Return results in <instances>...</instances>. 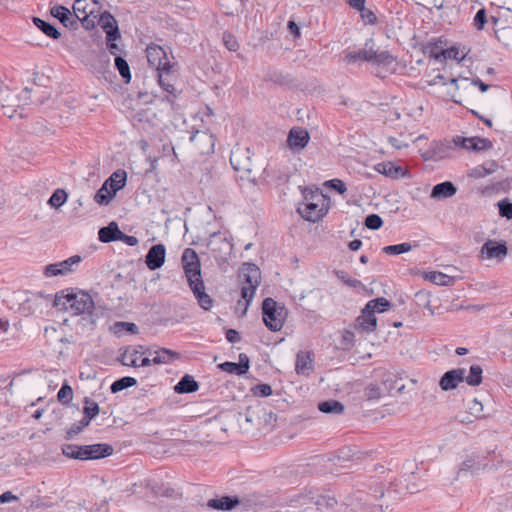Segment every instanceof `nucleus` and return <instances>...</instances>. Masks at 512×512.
Returning <instances> with one entry per match:
<instances>
[{"instance_id":"f257e3e1","label":"nucleus","mask_w":512,"mask_h":512,"mask_svg":"<svg viewBox=\"0 0 512 512\" xmlns=\"http://www.w3.org/2000/svg\"><path fill=\"white\" fill-rule=\"evenodd\" d=\"M182 266L198 304L204 310H210L213 306L212 298L205 292L204 282L201 276L200 260L192 248H186L181 257Z\"/></svg>"},{"instance_id":"f03ea898","label":"nucleus","mask_w":512,"mask_h":512,"mask_svg":"<svg viewBox=\"0 0 512 512\" xmlns=\"http://www.w3.org/2000/svg\"><path fill=\"white\" fill-rule=\"evenodd\" d=\"M53 306L58 310L70 311L74 315L91 314L94 301L91 295L83 290L67 288L56 293Z\"/></svg>"},{"instance_id":"7ed1b4c3","label":"nucleus","mask_w":512,"mask_h":512,"mask_svg":"<svg viewBox=\"0 0 512 512\" xmlns=\"http://www.w3.org/2000/svg\"><path fill=\"white\" fill-rule=\"evenodd\" d=\"M61 451L67 458L85 461L108 457L112 455L113 447L106 443L91 445L63 444Z\"/></svg>"},{"instance_id":"20e7f679","label":"nucleus","mask_w":512,"mask_h":512,"mask_svg":"<svg viewBox=\"0 0 512 512\" xmlns=\"http://www.w3.org/2000/svg\"><path fill=\"white\" fill-rule=\"evenodd\" d=\"M239 279L242 283L241 297L245 301L243 311L245 314L260 284L261 271L253 263H244L239 272Z\"/></svg>"},{"instance_id":"39448f33","label":"nucleus","mask_w":512,"mask_h":512,"mask_svg":"<svg viewBox=\"0 0 512 512\" xmlns=\"http://www.w3.org/2000/svg\"><path fill=\"white\" fill-rule=\"evenodd\" d=\"M373 43V39L366 41L365 46ZM344 60L347 63H356L358 61L369 62L378 66H387L395 61V57L387 50H375L373 47L361 49L359 51H349L345 54Z\"/></svg>"},{"instance_id":"423d86ee","label":"nucleus","mask_w":512,"mask_h":512,"mask_svg":"<svg viewBox=\"0 0 512 512\" xmlns=\"http://www.w3.org/2000/svg\"><path fill=\"white\" fill-rule=\"evenodd\" d=\"M287 309L272 298H266L262 303V318L266 327L273 332L280 331L287 317Z\"/></svg>"},{"instance_id":"0eeeda50","label":"nucleus","mask_w":512,"mask_h":512,"mask_svg":"<svg viewBox=\"0 0 512 512\" xmlns=\"http://www.w3.org/2000/svg\"><path fill=\"white\" fill-rule=\"evenodd\" d=\"M98 0H76L73 12L78 21L86 30L94 29L98 17Z\"/></svg>"},{"instance_id":"6e6552de","label":"nucleus","mask_w":512,"mask_h":512,"mask_svg":"<svg viewBox=\"0 0 512 512\" xmlns=\"http://www.w3.org/2000/svg\"><path fill=\"white\" fill-rule=\"evenodd\" d=\"M146 52L149 65L154 67L157 71H168L176 65V63L170 62L166 51L161 46H148Z\"/></svg>"},{"instance_id":"1a4fd4ad","label":"nucleus","mask_w":512,"mask_h":512,"mask_svg":"<svg viewBox=\"0 0 512 512\" xmlns=\"http://www.w3.org/2000/svg\"><path fill=\"white\" fill-rule=\"evenodd\" d=\"M453 142L455 146H459L466 150H473L476 152L484 151L491 149L493 147V143L487 138L481 137H462L456 136L453 138Z\"/></svg>"},{"instance_id":"9d476101","label":"nucleus","mask_w":512,"mask_h":512,"mask_svg":"<svg viewBox=\"0 0 512 512\" xmlns=\"http://www.w3.org/2000/svg\"><path fill=\"white\" fill-rule=\"evenodd\" d=\"M310 140L308 131L303 127H293L290 129L287 136V146L293 152H300L303 150Z\"/></svg>"},{"instance_id":"9b49d317","label":"nucleus","mask_w":512,"mask_h":512,"mask_svg":"<svg viewBox=\"0 0 512 512\" xmlns=\"http://www.w3.org/2000/svg\"><path fill=\"white\" fill-rule=\"evenodd\" d=\"M297 212L306 221L316 222L326 215L327 207L318 203L302 201L297 207Z\"/></svg>"},{"instance_id":"f8f14e48","label":"nucleus","mask_w":512,"mask_h":512,"mask_svg":"<svg viewBox=\"0 0 512 512\" xmlns=\"http://www.w3.org/2000/svg\"><path fill=\"white\" fill-rule=\"evenodd\" d=\"M250 149H242L240 147L232 150L230 155V163L235 171L251 172L252 161L250 158Z\"/></svg>"},{"instance_id":"ddd939ff","label":"nucleus","mask_w":512,"mask_h":512,"mask_svg":"<svg viewBox=\"0 0 512 512\" xmlns=\"http://www.w3.org/2000/svg\"><path fill=\"white\" fill-rule=\"evenodd\" d=\"M96 22L105 31L106 40H118L121 38L118 23L110 12L104 11L100 15L98 14Z\"/></svg>"},{"instance_id":"4468645a","label":"nucleus","mask_w":512,"mask_h":512,"mask_svg":"<svg viewBox=\"0 0 512 512\" xmlns=\"http://www.w3.org/2000/svg\"><path fill=\"white\" fill-rule=\"evenodd\" d=\"M81 260L82 259L79 255H74L64 261L49 264L45 267V275L48 277L66 275L69 272H72V266L79 264Z\"/></svg>"},{"instance_id":"2eb2a0df","label":"nucleus","mask_w":512,"mask_h":512,"mask_svg":"<svg viewBox=\"0 0 512 512\" xmlns=\"http://www.w3.org/2000/svg\"><path fill=\"white\" fill-rule=\"evenodd\" d=\"M466 370L464 368H456L445 372L439 381V386L443 391H450L464 381Z\"/></svg>"},{"instance_id":"dca6fc26","label":"nucleus","mask_w":512,"mask_h":512,"mask_svg":"<svg viewBox=\"0 0 512 512\" xmlns=\"http://www.w3.org/2000/svg\"><path fill=\"white\" fill-rule=\"evenodd\" d=\"M157 73L160 87L169 94V96L166 97V101L172 104L173 99L177 97L174 87L176 73L173 68H170L168 71H157Z\"/></svg>"},{"instance_id":"f3484780","label":"nucleus","mask_w":512,"mask_h":512,"mask_svg":"<svg viewBox=\"0 0 512 512\" xmlns=\"http://www.w3.org/2000/svg\"><path fill=\"white\" fill-rule=\"evenodd\" d=\"M218 368L224 372L242 376L245 375L250 368L249 357L245 353L239 354V362L226 361L218 365Z\"/></svg>"},{"instance_id":"a211bd4d","label":"nucleus","mask_w":512,"mask_h":512,"mask_svg":"<svg viewBox=\"0 0 512 512\" xmlns=\"http://www.w3.org/2000/svg\"><path fill=\"white\" fill-rule=\"evenodd\" d=\"M50 13L53 17L58 19L66 28L76 30L78 28V21L74 12H71L63 5H55L51 7Z\"/></svg>"},{"instance_id":"6ab92c4d","label":"nucleus","mask_w":512,"mask_h":512,"mask_svg":"<svg viewBox=\"0 0 512 512\" xmlns=\"http://www.w3.org/2000/svg\"><path fill=\"white\" fill-rule=\"evenodd\" d=\"M165 256L166 248L163 244L153 245L145 257V263L150 270H157L164 264Z\"/></svg>"},{"instance_id":"aec40b11","label":"nucleus","mask_w":512,"mask_h":512,"mask_svg":"<svg viewBox=\"0 0 512 512\" xmlns=\"http://www.w3.org/2000/svg\"><path fill=\"white\" fill-rule=\"evenodd\" d=\"M486 457L479 453H472L460 465L459 471L478 473L487 467Z\"/></svg>"},{"instance_id":"412c9836","label":"nucleus","mask_w":512,"mask_h":512,"mask_svg":"<svg viewBox=\"0 0 512 512\" xmlns=\"http://www.w3.org/2000/svg\"><path fill=\"white\" fill-rule=\"evenodd\" d=\"M507 251L508 250L505 243H498L496 241L488 240L481 247V256L488 259H501L507 255Z\"/></svg>"},{"instance_id":"4be33fe9","label":"nucleus","mask_w":512,"mask_h":512,"mask_svg":"<svg viewBox=\"0 0 512 512\" xmlns=\"http://www.w3.org/2000/svg\"><path fill=\"white\" fill-rule=\"evenodd\" d=\"M240 504L237 496L225 495L220 498L210 499L206 506L213 510L231 511Z\"/></svg>"},{"instance_id":"5701e85b","label":"nucleus","mask_w":512,"mask_h":512,"mask_svg":"<svg viewBox=\"0 0 512 512\" xmlns=\"http://www.w3.org/2000/svg\"><path fill=\"white\" fill-rule=\"evenodd\" d=\"M377 326V318L374 314L365 313V307L354 322V329L360 332H374Z\"/></svg>"},{"instance_id":"b1692460","label":"nucleus","mask_w":512,"mask_h":512,"mask_svg":"<svg viewBox=\"0 0 512 512\" xmlns=\"http://www.w3.org/2000/svg\"><path fill=\"white\" fill-rule=\"evenodd\" d=\"M144 353H146V349L142 345L137 347L128 346L120 354L119 361L124 366L138 367V355Z\"/></svg>"},{"instance_id":"393cba45","label":"nucleus","mask_w":512,"mask_h":512,"mask_svg":"<svg viewBox=\"0 0 512 512\" xmlns=\"http://www.w3.org/2000/svg\"><path fill=\"white\" fill-rule=\"evenodd\" d=\"M127 181V173L123 169H118L113 172L103 184L108 187V190L115 196L116 193L121 190Z\"/></svg>"},{"instance_id":"a878e982","label":"nucleus","mask_w":512,"mask_h":512,"mask_svg":"<svg viewBox=\"0 0 512 512\" xmlns=\"http://www.w3.org/2000/svg\"><path fill=\"white\" fill-rule=\"evenodd\" d=\"M456 193L457 187L451 181H444L432 188L430 197L436 200H443L453 197Z\"/></svg>"},{"instance_id":"bb28decb","label":"nucleus","mask_w":512,"mask_h":512,"mask_svg":"<svg viewBox=\"0 0 512 512\" xmlns=\"http://www.w3.org/2000/svg\"><path fill=\"white\" fill-rule=\"evenodd\" d=\"M290 505L297 508L299 512H317V507L313 502V496L308 495H297L290 499Z\"/></svg>"},{"instance_id":"cd10ccee","label":"nucleus","mask_w":512,"mask_h":512,"mask_svg":"<svg viewBox=\"0 0 512 512\" xmlns=\"http://www.w3.org/2000/svg\"><path fill=\"white\" fill-rule=\"evenodd\" d=\"M121 230L115 221L110 222L107 226L102 227L98 231V239L102 243H110L118 241Z\"/></svg>"},{"instance_id":"c85d7f7f","label":"nucleus","mask_w":512,"mask_h":512,"mask_svg":"<svg viewBox=\"0 0 512 512\" xmlns=\"http://www.w3.org/2000/svg\"><path fill=\"white\" fill-rule=\"evenodd\" d=\"M295 370L298 374L307 376L313 371V359L310 352L300 351L297 354Z\"/></svg>"},{"instance_id":"c756f323","label":"nucleus","mask_w":512,"mask_h":512,"mask_svg":"<svg viewBox=\"0 0 512 512\" xmlns=\"http://www.w3.org/2000/svg\"><path fill=\"white\" fill-rule=\"evenodd\" d=\"M199 383L192 375L185 374L174 386V391L178 394H188L198 391Z\"/></svg>"},{"instance_id":"7c9ffc66","label":"nucleus","mask_w":512,"mask_h":512,"mask_svg":"<svg viewBox=\"0 0 512 512\" xmlns=\"http://www.w3.org/2000/svg\"><path fill=\"white\" fill-rule=\"evenodd\" d=\"M190 141L198 145L202 152H208V150L214 146L212 135L204 131L197 130L196 132L192 133L190 136Z\"/></svg>"},{"instance_id":"2f4dec72","label":"nucleus","mask_w":512,"mask_h":512,"mask_svg":"<svg viewBox=\"0 0 512 512\" xmlns=\"http://www.w3.org/2000/svg\"><path fill=\"white\" fill-rule=\"evenodd\" d=\"M178 359H180V354L178 352L167 348H160L155 351V356L152 358V361L153 364L160 365L170 364Z\"/></svg>"},{"instance_id":"473e14b6","label":"nucleus","mask_w":512,"mask_h":512,"mask_svg":"<svg viewBox=\"0 0 512 512\" xmlns=\"http://www.w3.org/2000/svg\"><path fill=\"white\" fill-rule=\"evenodd\" d=\"M446 47V41L441 38L428 42L424 47V52L427 53L431 58L436 60H443L444 52Z\"/></svg>"},{"instance_id":"72a5a7b5","label":"nucleus","mask_w":512,"mask_h":512,"mask_svg":"<svg viewBox=\"0 0 512 512\" xmlns=\"http://www.w3.org/2000/svg\"><path fill=\"white\" fill-rule=\"evenodd\" d=\"M313 502L317 507V512H333L337 505L336 498L329 495L313 496Z\"/></svg>"},{"instance_id":"f704fd0d","label":"nucleus","mask_w":512,"mask_h":512,"mask_svg":"<svg viewBox=\"0 0 512 512\" xmlns=\"http://www.w3.org/2000/svg\"><path fill=\"white\" fill-rule=\"evenodd\" d=\"M497 167H498L497 162L494 160H491L482 165H478V166L472 168L468 175L474 179L483 178V177L488 176V175L492 174L493 172H495Z\"/></svg>"},{"instance_id":"c9c22d12","label":"nucleus","mask_w":512,"mask_h":512,"mask_svg":"<svg viewBox=\"0 0 512 512\" xmlns=\"http://www.w3.org/2000/svg\"><path fill=\"white\" fill-rule=\"evenodd\" d=\"M375 170L380 174H383L385 176L395 178V179L404 175L402 167L394 165L392 162L378 163L375 166Z\"/></svg>"},{"instance_id":"e433bc0d","label":"nucleus","mask_w":512,"mask_h":512,"mask_svg":"<svg viewBox=\"0 0 512 512\" xmlns=\"http://www.w3.org/2000/svg\"><path fill=\"white\" fill-rule=\"evenodd\" d=\"M320 412L325 414L341 415L345 410V406L338 400L329 399L318 404Z\"/></svg>"},{"instance_id":"4c0bfd02","label":"nucleus","mask_w":512,"mask_h":512,"mask_svg":"<svg viewBox=\"0 0 512 512\" xmlns=\"http://www.w3.org/2000/svg\"><path fill=\"white\" fill-rule=\"evenodd\" d=\"M365 313H382L391 307V302L384 297L372 299L366 303Z\"/></svg>"},{"instance_id":"58836bf2","label":"nucleus","mask_w":512,"mask_h":512,"mask_svg":"<svg viewBox=\"0 0 512 512\" xmlns=\"http://www.w3.org/2000/svg\"><path fill=\"white\" fill-rule=\"evenodd\" d=\"M450 147L441 142H432L429 150L425 154V159L440 160L447 156Z\"/></svg>"},{"instance_id":"ea45409f","label":"nucleus","mask_w":512,"mask_h":512,"mask_svg":"<svg viewBox=\"0 0 512 512\" xmlns=\"http://www.w3.org/2000/svg\"><path fill=\"white\" fill-rule=\"evenodd\" d=\"M33 23L46 36H48L54 40H57L60 38V36H61L60 32L51 23L46 22L45 20H43L39 17H33Z\"/></svg>"},{"instance_id":"a19ab883","label":"nucleus","mask_w":512,"mask_h":512,"mask_svg":"<svg viewBox=\"0 0 512 512\" xmlns=\"http://www.w3.org/2000/svg\"><path fill=\"white\" fill-rule=\"evenodd\" d=\"M426 278L430 280L432 283L440 286H451L455 282L454 277L446 275L439 271L429 272Z\"/></svg>"},{"instance_id":"79ce46f5","label":"nucleus","mask_w":512,"mask_h":512,"mask_svg":"<svg viewBox=\"0 0 512 512\" xmlns=\"http://www.w3.org/2000/svg\"><path fill=\"white\" fill-rule=\"evenodd\" d=\"M303 194V201L305 202H312V203H318L321 206H326L325 202V196L319 189H304L302 191Z\"/></svg>"},{"instance_id":"37998d69","label":"nucleus","mask_w":512,"mask_h":512,"mask_svg":"<svg viewBox=\"0 0 512 512\" xmlns=\"http://www.w3.org/2000/svg\"><path fill=\"white\" fill-rule=\"evenodd\" d=\"M99 405L88 397L84 399L83 414L84 418L91 422L99 413Z\"/></svg>"},{"instance_id":"c03bdc74","label":"nucleus","mask_w":512,"mask_h":512,"mask_svg":"<svg viewBox=\"0 0 512 512\" xmlns=\"http://www.w3.org/2000/svg\"><path fill=\"white\" fill-rule=\"evenodd\" d=\"M137 384V380L130 376H125L120 379H117L114 381L111 386L110 390L112 393H118L126 388L135 386Z\"/></svg>"},{"instance_id":"a18cd8bd","label":"nucleus","mask_w":512,"mask_h":512,"mask_svg":"<svg viewBox=\"0 0 512 512\" xmlns=\"http://www.w3.org/2000/svg\"><path fill=\"white\" fill-rule=\"evenodd\" d=\"M483 370L479 365L470 366L469 375H465L464 381L470 386H478L482 382Z\"/></svg>"},{"instance_id":"49530a36","label":"nucleus","mask_w":512,"mask_h":512,"mask_svg":"<svg viewBox=\"0 0 512 512\" xmlns=\"http://www.w3.org/2000/svg\"><path fill=\"white\" fill-rule=\"evenodd\" d=\"M114 62L116 69L119 71L125 83H129L131 80V72L127 61L121 56H116Z\"/></svg>"},{"instance_id":"de8ad7c7","label":"nucleus","mask_w":512,"mask_h":512,"mask_svg":"<svg viewBox=\"0 0 512 512\" xmlns=\"http://www.w3.org/2000/svg\"><path fill=\"white\" fill-rule=\"evenodd\" d=\"M113 198L114 195L108 190L105 184H102L94 195V201L99 205H108Z\"/></svg>"},{"instance_id":"09e8293b","label":"nucleus","mask_w":512,"mask_h":512,"mask_svg":"<svg viewBox=\"0 0 512 512\" xmlns=\"http://www.w3.org/2000/svg\"><path fill=\"white\" fill-rule=\"evenodd\" d=\"M112 330L117 335H121L122 333L135 334L138 331V327L134 323L119 321L114 323Z\"/></svg>"},{"instance_id":"8fccbe9b","label":"nucleus","mask_w":512,"mask_h":512,"mask_svg":"<svg viewBox=\"0 0 512 512\" xmlns=\"http://www.w3.org/2000/svg\"><path fill=\"white\" fill-rule=\"evenodd\" d=\"M412 245L407 242H403L395 245H388L383 248V252L387 255H399L411 251Z\"/></svg>"},{"instance_id":"3c124183","label":"nucleus","mask_w":512,"mask_h":512,"mask_svg":"<svg viewBox=\"0 0 512 512\" xmlns=\"http://www.w3.org/2000/svg\"><path fill=\"white\" fill-rule=\"evenodd\" d=\"M383 385L387 392H391L394 389L400 392L404 389V384L399 385V380L393 373L385 374V378L383 379Z\"/></svg>"},{"instance_id":"603ef678","label":"nucleus","mask_w":512,"mask_h":512,"mask_svg":"<svg viewBox=\"0 0 512 512\" xmlns=\"http://www.w3.org/2000/svg\"><path fill=\"white\" fill-rule=\"evenodd\" d=\"M68 195L63 189H56L48 200L52 207L59 208L67 201Z\"/></svg>"},{"instance_id":"864d4df0","label":"nucleus","mask_w":512,"mask_h":512,"mask_svg":"<svg viewBox=\"0 0 512 512\" xmlns=\"http://www.w3.org/2000/svg\"><path fill=\"white\" fill-rule=\"evenodd\" d=\"M73 390L70 385L63 384L57 393V399L63 404H68L72 401Z\"/></svg>"},{"instance_id":"5fc2aeb1","label":"nucleus","mask_w":512,"mask_h":512,"mask_svg":"<svg viewBox=\"0 0 512 512\" xmlns=\"http://www.w3.org/2000/svg\"><path fill=\"white\" fill-rule=\"evenodd\" d=\"M364 225L371 230H378L383 226V220L378 214H369L365 218Z\"/></svg>"},{"instance_id":"6e6d98bb","label":"nucleus","mask_w":512,"mask_h":512,"mask_svg":"<svg viewBox=\"0 0 512 512\" xmlns=\"http://www.w3.org/2000/svg\"><path fill=\"white\" fill-rule=\"evenodd\" d=\"M89 424L90 422L83 417V419L77 423H74L69 429H67L66 438L71 439L74 435L79 434Z\"/></svg>"},{"instance_id":"4d7b16f0","label":"nucleus","mask_w":512,"mask_h":512,"mask_svg":"<svg viewBox=\"0 0 512 512\" xmlns=\"http://www.w3.org/2000/svg\"><path fill=\"white\" fill-rule=\"evenodd\" d=\"M336 276H337V278L342 280L349 287L357 288V287L361 286L360 280L349 277L347 272H345L343 270L336 271Z\"/></svg>"},{"instance_id":"13d9d810","label":"nucleus","mask_w":512,"mask_h":512,"mask_svg":"<svg viewBox=\"0 0 512 512\" xmlns=\"http://www.w3.org/2000/svg\"><path fill=\"white\" fill-rule=\"evenodd\" d=\"M325 185L328 188L338 192L341 195L344 194L347 191L346 184L341 179H338V178L328 180L325 183Z\"/></svg>"},{"instance_id":"bf43d9fd","label":"nucleus","mask_w":512,"mask_h":512,"mask_svg":"<svg viewBox=\"0 0 512 512\" xmlns=\"http://www.w3.org/2000/svg\"><path fill=\"white\" fill-rule=\"evenodd\" d=\"M499 214L507 219L512 218V203L507 199H503L498 202Z\"/></svg>"},{"instance_id":"052dcab7","label":"nucleus","mask_w":512,"mask_h":512,"mask_svg":"<svg viewBox=\"0 0 512 512\" xmlns=\"http://www.w3.org/2000/svg\"><path fill=\"white\" fill-rule=\"evenodd\" d=\"M487 23L486 10L484 8L479 9L474 17L473 24L478 30H483Z\"/></svg>"},{"instance_id":"680f3d73","label":"nucleus","mask_w":512,"mask_h":512,"mask_svg":"<svg viewBox=\"0 0 512 512\" xmlns=\"http://www.w3.org/2000/svg\"><path fill=\"white\" fill-rule=\"evenodd\" d=\"M223 41H224V45L225 47L229 50V51H237L238 48H239V43L237 42L236 38L231 34V33H227L225 32L223 34Z\"/></svg>"},{"instance_id":"e2e57ef3","label":"nucleus","mask_w":512,"mask_h":512,"mask_svg":"<svg viewBox=\"0 0 512 512\" xmlns=\"http://www.w3.org/2000/svg\"><path fill=\"white\" fill-rule=\"evenodd\" d=\"M358 11L360 12V16H361L362 20L366 24L373 25L377 22L376 15L373 13V11H371L370 9H367L365 7V5L363 6V8L361 10H358Z\"/></svg>"},{"instance_id":"0e129e2a","label":"nucleus","mask_w":512,"mask_h":512,"mask_svg":"<svg viewBox=\"0 0 512 512\" xmlns=\"http://www.w3.org/2000/svg\"><path fill=\"white\" fill-rule=\"evenodd\" d=\"M469 410L472 415L477 418H485V414L483 413V405L477 399H474L469 405Z\"/></svg>"},{"instance_id":"69168bd1","label":"nucleus","mask_w":512,"mask_h":512,"mask_svg":"<svg viewBox=\"0 0 512 512\" xmlns=\"http://www.w3.org/2000/svg\"><path fill=\"white\" fill-rule=\"evenodd\" d=\"M1 109H2V113L3 115L7 116L8 118H13L16 114H18V116L20 118L23 117V113L22 111L24 110L23 108H21L20 106H18L17 108H14L13 106H9V105H2L1 106Z\"/></svg>"},{"instance_id":"338daca9","label":"nucleus","mask_w":512,"mask_h":512,"mask_svg":"<svg viewBox=\"0 0 512 512\" xmlns=\"http://www.w3.org/2000/svg\"><path fill=\"white\" fill-rule=\"evenodd\" d=\"M446 59H453V60L461 61L463 59V57L459 56V49L455 46H452L450 48L445 47L443 60H446Z\"/></svg>"},{"instance_id":"774afa93","label":"nucleus","mask_w":512,"mask_h":512,"mask_svg":"<svg viewBox=\"0 0 512 512\" xmlns=\"http://www.w3.org/2000/svg\"><path fill=\"white\" fill-rule=\"evenodd\" d=\"M254 393L261 397H268L272 394V388L269 384H258L254 389Z\"/></svg>"}]
</instances>
